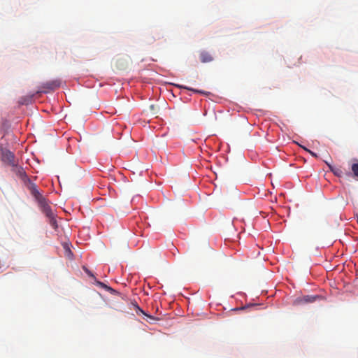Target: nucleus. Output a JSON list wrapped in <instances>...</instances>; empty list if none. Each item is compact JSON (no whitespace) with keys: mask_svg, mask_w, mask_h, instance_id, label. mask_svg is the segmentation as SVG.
I'll return each instance as SVG.
<instances>
[{"mask_svg":"<svg viewBox=\"0 0 358 358\" xmlns=\"http://www.w3.org/2000/svg\"><path fill=\"white\" fill-rule=\"evenodd\" d=\"M330 170L337 176H341L343 172L342 171L338 169V168H335V167H333L332 166H331L330 164H328Z\"/></svg>","mask_w":358,"mask_h":358,"instance_id":"nucleus-10","label":"nucleus"},{"mask_svg":"<svg viewBox=\"0 0 358 358\" xmlns=\"http://www.w3.org/2000/svg\"><path fill=\"white\" fill-rule=\"evenodd\" d=\"M0 159L4 164L9 166L18 160L13 152L3 148L1 144H0Z\"/></svg>","mask_w":358,"mask_h":358,"instance_id":"nucleus-1","label":"nucleus"},{"mask_svg":"<svg viewBox=\"0 0 358 358\" xmlns=\"http://www.w3.org/2000/svg\"><path fill=\"white\" fill-rule=\"evenodd\" d=\"M319 298L317 295L315 296H310V295H306L303 296L301 297H298L295 301V304H301V303H313L315 301L316 299Z\"/></svg>","mask_w":358,"mask_h":358,"instance_id":"nucleus-6","label":"nucleus"},{"mask_svg":"<svg viewBox=\"0 0 358 358\" xmlns=\"http://www.w3.org/2000/svg\"><path fill=\"white\" fill-rule=\"evenodd\" d=\"M175 86H176L178 88L185 89V90H189V91H192V92H196V93L203 94H206L203 90H199L193 89V88H191V87H187V86H184V85H179V84H175Z\"/></svg>","mask_w":358,"mask_h":358,"instance_id":"nucleus-9","label":"nucleus"},{"mask_svg":"<svg viewBox=\"0 0 358 358\" xmlns=\"http://www.w3.org/2000/svg\"><path fill=\"white\" fill-rule=\"evenodd\" d=\"M304 148L306 150H307L308 152H309L311 154V155H312V156L317 157V155H316L315 153H314V152H311L310 150H308V149H306V148Z\"/></svg>","mask_w":358,"mask_h":358,"instance_id":"nucleus-15","label":"nucleus"},{"mask_svg":"<svg viewBox=\"0 0 358 358\" xmlns=\"http://www.w3.org/2000/svg\"><path fill=\"white\" fill-rule=\"evenodd\" d=\"M154 107H155L154 105H151L150 106V109L154 110Z\"/></svg>","mask_w":358,"mask_h":358,"instance_id":"nucleus-16","label":"nucleus"},{"mask_svg":"<svg viewBox=\"0 0 358 358\" xmlns=\"http://www.w3.org/2000/svg\"><path fill=\"white\" fill-rule=\"evenodd\" d=\"M352 171L353 172L354 176L358 178V163L352 164Z\"/></svg>","mask_w":358,"mask_h":358,"instance_id":"nucleus-11","label":"nucleus"},{"mask_svg":"<svg viewBox=\"0 0 358 358\" xmlns=\"http://www.w3.org/2000/svg\"><path fill=\"white\" fill-rule=\"evenodd\" d=\"M64 248L66 250V255L68 257H71L73 255V254H72V252L70 250V248L66 245L64 246Z\"/></svg>","mask_w":358,"mask_h":358,"instance_id":"nucleus-12","label":"nucleus"},{"mask_svg":"<svg viewBox=\"0 0 358 358\" xmlns=\"http://www.w3.org/2000/svg\"><path fill=\"white\" fill-rule=\"evenodd\" d=\"M138 310H139L142 313H143V314H144V315H145L148 318H149V319H150V320H155V317H152V316H151V315H148V314L145 313L143 312V310H142L141 309H140L138 307Z\"/></svg>","mask_w":358,"mask_h":358,"instance_id":"nucleus-14","label":"nucleus"},{"mask_svg":"<svg viewBox=\"0 0 358 358\" xmlns=\"http://www.w3.org/2000/svg\"><path fill=\"white\" fill-rule=\"evenodd\" d=\"M42 212L49 220V223L54 229H57L58 227L57 222L55 219V215L52 212L49 205L44 206V208H41Z\"/></svg>","mask_w":358,"mask_h":358,"instance_id":"nucleus-3","label":"nucleus"},{"mask_svg":"<svg viewBox=\"0 0 358 358\" xmlns=\"http://www.w3.org/2000/svg\"><path fill=\"white\" fill-rule=\"evenodd\" d=\"M10 166L11 167V171L20 178L23 179L27 176L24 169L18 164V160Z\"/></svg>","mask_w":358,"mask_h":358,"instance_id":"nucleus-5","label":"nucleus"},{"mask_svg":"<svg viewBox=\"0 0 358 358\" xmlns=\"http://www.w3.org/2000/svg\"><path fill=\"white\" fill-rule=\"evenodd\" d=\"M83 269L84 271H85V273L90 277H92V278H94L93 273L89 270L87 269V268L85 267H83Z\"/></svg>","mask_w":358,"mask_h":358,"instance_id":"nucleus-13","label":"nucleus"},{"mask_svg":"<svg viewBox=\"0 0 358 358\" xmlns=\"http://www.w3.org/2000/svg\"><path fill=\"white\" fill-rule=\"evenodd\" d=\"M200 61L202 63L210 62L213 60V57L207 51H201L199 54Z\"/></svg>","mask_w":358,"mask_h":358,"instance_id":"nucleus-7","label":"nucleus"},{"mask_svg":"<svg viewBox=\"0 0 358 358\" xmlns=\"http://www.w3.org/2000/svg\"><path fill=\"white\" fill-rule=\"evenodd\" d=\"M31 194L36 198V199L38 201L41 208H44V206L48 205L47 203L45 198L41 194V193L38 192V190L37 189V188L35 185L32 186Z\"/></svg>","mask_w":358,"mask_h":358,"instance_id":"nucleus-4","label":"nucleus"},{"mask_svg":"<svg viewBox=\"0 0 358 358\" xmlns=\"http://www.w3.org/2000/svg\"><path fill=\"white\" fill-rule=\"evenodd\" d=\"M61 85V81L59 79L48 81L43 83L36 93H48L59 88Z\"/></svg>","mask_w":358,"mask_h":358,"instance_id":"nucleus-2","label":"nucleus"},{"mask_svg":"<svg viewBox=\"0 0 358 358\" xmlns=\"http://www.w3.org/2000/svg\"><path fill=\"white\" fill-rule=\"evenodd\" d=\"M95 284L96 285H98L99 287L104 289L105 290L110 292V293H113L115 292V290L113 288H111L110 287L106 285L103 282H100L99 280H95Z\"/></svg>","mask_w":358,"mask_h":358,"instance_id":"nucleus-8","label":"nucleus"}]
</instances>
